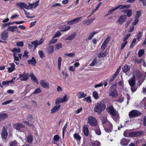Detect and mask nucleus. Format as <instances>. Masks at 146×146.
Listing matches in <instances>:
<instances>
[{"instance_id": "obj_4", "label": "nucleus", "mask_w": 146, "mask_h": 146, "mask_svg": "<svg viewBox=\"0 0 146 146\" xmlns=\"http://www.w3.org/2000/svg\"><path fill=\"white\" fill-rule=\"evenodd\" d=\"M141 114V113L139 111L133 110L129 112V115L130 118H132L137 117Z\"/></svg>"}, {"instance_id": "obj_60", "label": "nucleus", "mask_w": 146, "mask_h": 146, "mask_svg": "<svg viewBox=\"0 0 146 146\" xmlns=\"http://www.w3.org/2000/svg\"><path fill=\"white\" fill-rule=\"evenodd\" d=\"M44 41V39L43 38H41L39 41H37V46L42 44Z\"/></svg>"}, {"instance_id": "obj_18", "label": "nucleus", "mask_w": 146, "mask_h": 146, "mask_svg": "<svg viewBox=\"0 0 146 146\" xmlns=\"http://www.w3.org/2000/svg\"><path fill=\"white\" fill-rule=\"evenodd\" d=\"M8 133L6 130L5 129V127H3V128L2 133V139L4 138L5 139L7 138Z\"/></svg>"}, {"instance_id": "obj_27", "label": "nucleus", "mask_w": 146, "mask_h": 146, "mask_svg": "<svg viewBox=\"0 0 146 146\" xmlns=\"http://www.w3.org/2000/svg\"><path fill=\"white\" fill-rule=\"evenodd\" d=\"M77 96L78 99H80L85 97L86 95L83 92H80L77 93Z\"/></svg>"}, {"instance_id": "obj_45", "label": "nucleus", "mask_w": 146, "mask_h": 146, "mask_svg": "<svg viewBox=\"0 0 146 146\" xmlns=\"http://www.w3.org/2000/svg\"><path fill=\"white\" fill-rule=\"evenodd\" d=\"M9 146H18L17 143L15 141H11L9 143Z\"/></svg>"}, {"instance_id": "obj_58", "label": "nucleus", "mask_w": 146, "mask_h": 146, "mask_svg": "<svg viewBox=\"0 0 146 146\" xmlns=\"http://www.w3.org/2000/svg\"><path fill=\"white\" fill-rule=\"evenodd\" d=\"M84 100V101H86L88 102H92V100L90 99V96L85 98Z\"/></svg>"}, {"instance_id": "obj_36", "label": "nucleus", "mask_w": 146, "mask_h": 146, "mask_svg": "<svg viewBox=\"0 0 146 146\" xmlns=\"http://www.w3.org/2000/svg\"><path fill=\"white\" fill-rule=\"evenodd\" d=\"M62 58L61 57H58V69L60 70L61 68Z\"/></svg>"}, {"instance_id": "obj_15", "label": "nucleus", "mask_w": 146, "mask_h": 146, "mask_svg": "<svg viewBox=\"0 0 146 146\" xmlns=\"http://www.w3.org/2000/svg\"><path fill=\"white\" fill-rule=\"evenodd\" d=\"M130 7V5H119L117 6L116 7V8L117 9H119V10H122L123 9H127L129 8Z\"/></svg>"}, {"instance_id": "obj_53", "label": "nucleus", "mask_w": 146, "mask_h": 146, "mask_svg": "<svg viewBox=\"0 0 146 146\" xmlns=\"http://www.w3.org/2000/svg\"><path fill=\"white\" fill-rule=\"evenodd\" d=\"M130 35L131 34H126L125 35L123 38V40L127 41V40L128 38Z\"/></svg>"}, {"instance_id": "obj_13", "label": "nucleus", "mask_w": 146, "mask_h": 146, "mask_svg": "<svg viewBox=\"0 0 146 146\" xmlns=\"http://www.w3.org/2000/svg\"><path fill=\"white\" fill-rule=\"evenodd\" d=\"M143 132L141 131H138L134 132H131L130 135L131 137H137L142 135Z\"/></svg>"}, {"instance_id": "obj_42", "label": "nucleus", "mask_w": 146, "mask_h": 146, "mask_svg": "<svg viewBox=\"0 0 146 146\" xmlns=\"http://www.w3.org/2000/svg\"><path fill=\"white\" fill-rule=\"evenodd\" d=\"M93 96L96 100H97L98 98V96L97 92L96 91H94L93 92Z\"/></svg>"}, {"instance_id": "obj_38", "label": "nucleus", "mask_w": 146, "mask_h": 146, "mask_svg": "<svg viewBox=\"0 0 146 146\" xmlns=\"http://www.w3.org/2000/svg\"><path fill=\"white\" fill-rule=\"evenodd\" d=\"M130 131L129 130H126L123 133L124 136L125 137H128V136L131 137L130 135V134L131 132L130 133Z\"/></svg>"}, {"instance_id": "obj_32", "label": "nucleus", "mask_w": 146, "mask_h": 146, "mask_svg": "<svg viewBox=\"0 0 146 146\" xmlns=\"http://www.w3.org/2000/svg\"><path fill=\"white\" fill-rule=\"evenodd\" d=\"M33 137L32 135L30 134L28 136L27 141L28 143H31L33 141Z\"/></svg>"}, {"instance_id": "obj_40", "label": "nucleus", "mask_w": 146, "mask_h": 146, "mask_svg": "<svg viewBox=\"0 0 146 146\" xmlns=\"http://www.w3.org/2000/svg\"><path fill=\"white\" fill-rule=\"evenodd\" d=\"M62 44L60 43H59L56 44L55 45V50H58L61 48L62 47Z\"/></svg>"}, {"instance_id": "obj_54", "label": "nucleus", "mask_w": 146, "mask_h": 146, "mask_svg": "<svg viewBox=\"0 0 146 146\" xmlns=\"http://www.w3.org/2000/svg\"><path fill=\"white\" fill-rule=\"evenodd\" d=\"M38 53L40 57L41 58H43L44 56V54L43 52L41 50L38 51Z\"/></svg>"}, {"instance_id": "obj_28", "label": "nucleus", "mask_w": 146, "mask_h": 146, "mask_svg": "<svg viewBox=\"0 0 146 146\" xmlns=\"http://www.w3.org/2000/svg\"><path fill=\"white\" fill-rule=\"evenodd\" d=\"M83 130L84 135L86 136H88L89 135V131L88 128L86 125L83 126Z\"/></svg>"}, {"instance_id": "obj_59", "label": "nucleus", "mask_w": 146, "mask_h": 146, "mask_svg": "<svg viewBox=\"0 0 146 146\" xmlns=\"http://www.w3.org/2000/svg\"><path fill=\"white\" fill-rule=\"evenodd\" d=\"M61 102L62 103L65 102L67 100V97L66 95L64 96L63 98H61Z\"/></svg>"}, {"instance_id": "obj_57", "label": "nucleus", "mask_w": 146, "mask_h": 146, "mask_svg": "<svg viewBox=\"0 0 146 146\" xmlns=\"http://www.w3.org/2000/svg\"><path fill=\"white\" fill-rule=\"evenodd\" d=\"M16 44L17 46L22 47L23 46L24 44L23 42L19 41L17 42Z\"/></svg>"}, {"instance_id": "obj_41", "label": "nucleus", "mask_w": 146, "mask_h": 146, "mask_svg": "<svg viewBox=\"0 0 146 146\" xmlns=\"http://www.w3.org/2000/svg\"><path fill=\"white\" fill-rule=\"evenodd\" d=\"M144 50L143 49H140L138 52V55L139 57H141L144 53Z\"/></svg>"}, {"instance_id": "obj_48", "label": "nucleus", "mask_w": 146, "mask_h": 146, "mask_svg": "<svg viewBox=\"0 0 146 146\" xmlns=\"http://www.w3.org/2000/svg\"><path fill=\"white\" fill-rule=\"evenodd\" d=\"M62 74L63 75L64 79H66L68 76L67 73L66 72H65L64 71H63L62 72Z\"/></svg>"}, {"instance_id": "obj_44", "label": "nucleus", "mask_w": 146, "mask_h": 146, "mask_svg": "<svg viewBox=\"0 0 146 146\" xmlns=\"http://www.w3.org/2000/svg\"><path fill=\"white\" fill-rule=\"evenodd\" d=\"M61 103L62 102H61V98H59L56 99L55 102V104L56 105H58Z\"/></svg>"}, {"instance_id": "obj_43", "label": "nucleus", "mask_w": 146, "mask_h": 146, "mask_svg": "<svg viewBox=\"0 0 146 146\" xmlns=\"http://www.w3.org/2000/svg\"><path fill=\"white\" fill-rule=\"evenodd\" d=\"M64 55L65 56L73 57L75 56V54L74 53H65L64 54Z\"/></svg>"}, {"instance_id": "obj_33", "label": "nucleus", "mask_w": 146, "mask_h": 146, "mask_svg": "<svg viewBox=\"0 0 146 146\" xmlns=\"http://www.w3.org/2000/svg\"><path fill=\"white\" fill-rule=\"evenodd\" d=\"M27 62L28 64L33 65H35L36 63L34 57H32L31 60H28Z\"/></svg>"}, {"instance_id": "obj_23", "label": "nucleus", "mask_w": 146, "mask_h": 146, "mask_svg": "<svg viewBox=\"0 0 146 146\" xmlns=\"http://www.w3.org/2000/svg\"><path fill=\"white\" fill-rule=\"evenodd\" d=\"M95 19V18H93L90 19H88L87 20H85L83 21V23L86 25H89Z\"/></svg>"}, {"instance_id": "obj_24", "label": "nucleus", "mask_w": 146, "mask_h": 146, "mask_svg": "<svg viewBox=\"0 0 146 146\" xmlns=\"http://www.w3.org/2000/svg\"><path fill=\"white\" fill-rule=\"evenodd\" d=\"M76 36V34L75 33H74L72 35H70L66 38H64L65 40H71L74 39Z\"/></svg>"}, {"instance_id": "obj_52", "label": "nucleus", "mask_w": 146, "mask_h": 146, "mask_svg": "<svg viewBox=\"0 0 146 146\" xmlns=\"http://www.w3.org/2000/svg\"><path fill=\"white\" fill-rule=\"evenodd\" d=\"M13 53H20L21 52V50L19 48H14L12 50Z\"/></svg>"}, {"instance_id": "obj_50", "label": "nucleus", "mask_w": 146, "mask_h": 146, "mask_svg": "<svg viewBox=\"0 0 146 146\" xmlns=\"http://www.w3.org/2000/svg\"><path fill=\"white\" fill-rule=\"evenodd\" d=\"M132 15V11L131 9L127 10V16L128 17H130Z\"/></svg>"}, {"instance_id": "obj_6", "label": "nucleus", "mask_w": 146, "mask_h": 146, "mask_svg": "<svg viewBox=\"0 0 146 146\" xmlns=\"http://www.w3.org/2000/svg\"><path fill=\"white\" fill-rule=\"evenodd\" d=\"M40 83L41 86L43 88L48 89L50 88L49 84L46 80H41Z\"/></svg>"}, {"instance_id": "obj_55", "label": "nucleus", "mask_w": 146, "mask_h": 146, "mask_svg": "<svg viewBox=\"0 0 146 146\" xmlns=\"http://www.w3.org/2000/svg\"><path fill=\"white\" fill-rule=\"evenodd\" d=\"M61 35V33L59 31H58L53 37V38L58 37L60 36Z\"/></svg>"}, {"instance_id": "obj_11", "label": "nucleus", "mask_w": 146, "mask_h": 146, "mask_svg": "<svg viewBox=\"0 0 146 146\" xmlns=\"http://www.w3.org/2000/svg\"><path fill=\"white\" fill-rule=\"evenodd\" d=\"M130 141L129 139L122 138L120 141V143L123 146H126L128 145Z\"/></svg>"}, {"instance_id": "obj_34", "label": "nucleus", "mask_w": 146, "mask_h": 146, "mask_svg": "<svg viewBox=\"0 0 146 146\" xmlns=\"http://www.w3.org/2000/svg\"><path fill=\"white\" fill-rule=\"evenodd\" d=\"M98 31H94L92 32L89 34V36L88 37V40H91L92 37L94 36V35L98 33Z\"/></svg>"}, {"instance_id": "obj_7", "label": "nucleus", "mask_w": 146, "mask_h": 146, "mask_svg": "<svg viewBox=\"0 0 146 146\" xmlns=\"http://www.w3.org/2000/svg\"><path fill=\"white\" fill-rule=\"evenodd\" d=\"M18 76L19 78H20V80L22 81H26L29 78L28 74L25 72L22 74H19Z\"/></svg>"}, {"instance_id": "obj_39", "label": "nucleus", "mask_w": 146, "mask_h": 146, "mask_svg": "<svg viewBox=\"0 0 146 146\" xmlns=\"http://www.w3.org/2000/svg\"><path fill=\"white\" fill-rule=\"evenodd\" d=\"M7 115L5 113H1L0 114V120L5 119L7 117Z\"/></svg>"}, {"instance_id": "obj_8", "label": "nucleus", "mask_w": 146, "mask_h": 146, "mask_svg": "<svg viewBox=\"0 0 146 146\" xmlns=\"http://www.w3.org/2000/svg\"><path fill=\"white\" fill-rule=\"evenodd\" d=\"M88 122L93 126L97 124V121L96 119L92 117H90L88 118Z\"/></svg>"}, {"instance_id": "obj_25", "label": "nucleus", "mask_w": 146, "mask_h": 146, "mask_svg": "<svg viewBox=\"0 0 146 146\" xmlns=\"http://www.w3.org/2000/svg\"><path fill=\"white\" fill-rule=\"evenodd\" d=\"M17 29V27L16 26H9L7 29L8 31H11L12 32H14L15 30Z\"/></svg>"}, {"instance_id": "obj_21", "label": "nucleus", "mask_w": 146, "mask_h": 146, "mask_svg": "<svg viewBox=\"0 0 146 146\" xmlns=\"http://www.w3.org/2000/svg\"><path fill=\"white\" fill-rule=\"evenodd\" d=\"M17 6L20 7L21 9H23L24 8L25 9L27 8L26 7V4L25 3L20 2L16 3Z\"/></svg>"}, {"instance_id": "obj_29", "label": "nucleus", "mask_w": 146, "mask_h": 146, "mask_svg": "<svg viewBox=\"0 0 146 146\" xmlns=\"http://www.w3.org/2000/svg\"><path fill=\"white\" fill-rule=\"evenodd\" d=\"M36 41L35 42H32L31 44H28V46L29 48H36Z\"/></svg>"}, {"instance_id": "obj_17", "label": "nucleus", "mask_w": 146, "mask_h": 146, "mask_svg": "<svg viewBox=\"0 0 146 146\" xmlns=\"http://www.w3.org/2000/svg\"><path fill=\"white\" fill-rule=\"evenodd\" d=\"M10 67L8 68V70L9 72H13L15 69V65L14 63H11L9 64Z\"/></svg>"}, {"instance_id": "obj_47", "label": "nucleus", "mask_w": 146, "mask_h": 146, "mask_svg": "<svg viewBox=\"0 0 146 146\" xmlns=\"http://www.w3.org/2000/svg\"><path fill=\"white\" fill-rule=\"evenodd\" d=\"M116 8V7H115L113 9H110V10H109L108 11V13L107 14V15H106V16L108 15H109L112 14L113 12H114V11H115L117 10V9Z\"/></svg>"}, {"instance_id": "obj_61", "label": "nucleus", "mask_w": 146, "mask_h": 146, "mask_svg": "<svg viewBox=\"0 0 146 146\" xmlns=\"http://www.w3.org/2000/svg\"><path fill=\"white\" fill-rule=\"evenodd\" d=\"M30 76L31 77V79L34 82H35L36 81V78L34 76V75L33 73H31L30 74Z\"/></svg>"}, {"instance_id": "obj_56", "label": "nucleus", "mask_w": 146, "mask_h": 146, "mask_svg": "<svg viewBox=\"0 0 146 146\" xmlns=\"http://www.w3.org/2000/svg\"><path fill=\"white\" fill-rule=\"evenodd\" d=\"M57 41V39H52L49 42V44L56 43Z\"/></svg>"}, {"instance_id": "obj_62", "label": "nucleus", "mask_w": 146, "mask_h": 146, "mask_svg": "<svg viewBox=\"0 0 146 146\" xmlns=\"http://www.w3.org/2000/svg\"><path fill=\"white\" fill-rule=\"evenodd\" d=\"M139 21V19L138 18H135L134 21L133 22V25L134 26L137 25Z\"/></svg>"}, {"instance_id": "obj_46", "label": "nucleus", "mask_w": 146, "mask_h": 146, "mask_svg": "<svg viewBox=\"0 0 146 146\" xmlns=\"http://www.w3.org/2000/svg\"><path fill=\"white\" fill-rule=\"evenodd\" d=\"M123 42L121 44V50H122L125 47L126 44H127V41L123 40Z\"/></svg>"}, {"instance_id": "obj_37", "label": "nucleus", "mask_w": 146, "mask_h": 146, "mask_svg": "<svg viewBox=\"0 0 146 146\" xmlns=\"http://www.w3.org/2000/svg\"><path fill=\"white\" fill-rule=\"evenodd\" d=\"M91 145L92 146H100L101 143L98 141H95L92 142Z\"/></svg>"}, {"instance_id": "obj_35", "label": "nucleus", "mask_w": 146, "mask_h": 146, "mask_svg": "<svg viewBox=\"0 0 146 146\" xmlns=\"http://www.w3.org/2000/svg\"><path fill=\"white\" fill-rule=\"evenodd\" d=\"M29 5H27L26 4V7L27 8H25L26 9H31L34 6V8L36 7H35L36 4H35V5H34V4H33V3L30 4L29 3Z\"/></svg>"}, {"instance_id": "obj_9", "label": "nucleus", "mask_w": 146, "mask_h": 146, "mask_svg": "<svg viewBox=\"0 0 146 146\" xmlns=\"http://www.w3.org/2000/svg\"><path fill=\"white\" fill-rule=\"evenodd\" d=\"M82 18V17H80L76 18L70 21H68L67 22V24L68 25H71L78 23L79 20Z\"/></svg>"}, {"instance_id": "obj_5", "label": "nucleus", "mask_w": 146, "mask_h": 146, "mask_svg": "<svg viewBox=\"0 0 146 146\" xmlns=\"http://www.w3.org/2000/svg\"><path fill=\"white\" fill-rule=\"evenodd\" d=\"M107 111L110 114L113 116H116L117 115V111L112 106L108 107L107 109Z\"/></svg>"}, {"instance_id": "obj_49", "label": "nucleus", "mask_w": 146, "mask_h": 146, "mask_svg": "<svg viewBox=\"0 0 146 146\" xmlns=\"http://www.w3.org/2000/svg\"><path fill=\"white\" fill-rule=\"evenodd\" d=\"M13 23L9 22L7 23H4L2 24V29H3L6 27L7 26L9 25L10 24H13Z\"/></svg>"}, {"instance_id": "obj_26", "label": "nucleus", "mask_w": 146, "mask_h": 146, "mask_svg": "<svg viewBox=\"0 0 146 146\" xmlns=\"http://www.w3.org/2000/svg\"><path fill=\"white\" fill-rule=\"evenodd\" d=\"M47 51L48 54H51L54 52V46H50L47 48Z\"/></svg>"}, {"instance_id": "obj_31", "label": "nucleus", "mask_w": 146, "mask_h": 146, "mask_svg": "<svg viewBox=\"0 0 146 146\" xmlns=\"http://www.w3.org/2000/svg\"><path fill=\"white\" fill-rule=\"evenodd\" d=\"M108 53L106 51L102 52H100L98 54V58L103 57H105L107 54Z\"/></svg>"}, {"instance_id": "obj_16", "label": "nucleus", "mask_w": 146, "mask_h": 146, "mask_svg": "<svg viewBox=\"0 0 146 146\" xmlns=\"http://www.w3.org/2000/svg\"><path fill=\"white\" fill-rule=\"evenodd\" d=\"M60 107V105L55 106L51 110V113H53L58 111Z\"/></svg>"}, {"instance_id": "obj_22", "label": "nucleus", "mask_w": 146, "mask_h": 146, "mask_svg": "<svg viewBox=\"0 0 146 146\" xmlns=\"http://www.w3.org/2000/svg\"><path fill=\"white\" fill-rule=\"evenodd\" d=\"M130 66L127 65L125 64L122 68V71L123 73H126L129 72L130 68Z\"/></svg>"}, {"instance_id": "obj_64", "label": "nucleus", "mask_w": 146, "mask_h": 146, "mask_svg": "<svg viewBox=\"0 0 146 146\" xmlns=\"http://www.w3.org/2000/svg\"><path fill=\"white\" fill-rule=\"evenodd\" d=\"M97 62L96 59H94L92 62L90 64V66H94L95 65Z\"/></svg>"}, {"instance_id": "obj_1", "label": "nucleus", "mask_w": 146, "mask_h": 146, "mask_svg": "<svg viewBox=\"0 0 146 146\" xmlns=\"http://www.w3.org/2000/svg\"><path fill=\"white\" fill-rule=\"evenodd\" d=\"M106 108V106L104 102H99L95 105L94 111L98 114L101 113Z\"/></svg>"}, {"instance_id": "obj_30", "label": "nucleus", "mask_w": 146, "mask_h": 146, "mask_svg": "<svg viewBox=\"0 0 146 146\" xmlns=\"http://www.w3.org/2000/svg\"><path fill=\"white\" fill-rule=\"evenodd\" d=\"M71 27L70 26H63L61 27V30L60 31L62 32H65L69 30Z\"/></svg>"}, {"instance_id": "obj_63", "label": "nucleus", "mask_w": 146, "mask_h": 146, "mask_svg": "<svg viewBox=\"0 0 146 146\" xmlns=\"http://www.w3.org/2000/svg\"><path fill=\"white\" fill-rule=\"evenodd\" d=\"M141 11H137L136 12V15L135 16V18H138L141 16Z\"/></svg>"}, {"instance_id": "obj_2", "label": "nucleus", "mask_w": 146, "mask_h": 146, "mask_svg": "<svg viewBox=\"0 0 146 146\" xmlns=\"http://www.w3.org/2000/svg\"><path fill=\"white\" fill-rule=\"evenodd\" d=\"M114 86V85L113 84L111 86L109 93V96L112 98H116L118 95V93L116 89L113 88Z\"/></svg>"}, {"instance_id": "obj_3", "label": "nucleus", "mask_w": 146, "mask_h": 146, "mask_svg": "<svg viewBox=\"0 0 146 146\" xmlns=\"http://www.w3.org/2000/svg\"><path fill=\"white\" fill-rule=\"evenodd\" d=\"M133 76H134L135 78H137L138 80L139 85H141L143 83V81H141V79L142 78L143 76L142 74L138 70H137L135 72V75Z\"/></svg>"}, {"instance_id": "obj_19", "label": "nucleus", "mask_w": 146, "mask_h": 146, "mask_svg": "<svg viewBox=\"0 0 146 146\" xmlns=\"http://www.w3.org/2000/svg\"><path fill=\"white\" fill-rule=\"evenodd\" d=\"M128 82L131 86H134L136 84V80L134 78V76H133L131 79H129Z\"/></svg>"}, {"instance_id": "obj_14", "label": "nucleus", "mask_w": 146, "mask_h": 146, "mask_svg": "<svg viewBox=\"0 0 146 146\" xmlns=\"http://www.w3.org/2000/svg\"><path fill=\"white\" fill-rule=\"evenodd\" d=\"M8 33L6 31H4L1 34V38L4 40H5L8 38Z\"/></svg>"}, {"instance_id": "obj_51", "label": "nucleus", "mask_w": 146, "mask_h": 146, "mask_svg": "<svg viewBox=\"0 0 146 146\" xmlns=\"http://www.w3.org/2000/svg\"><path fill=\"white\" fill-rule=\"evenodd\" d=\"M74 137L75 139L78 140H80L81 139V137L77 133L74 134Z\"/></svg>"}, {"instance_id": "obj_12", "label": "nucleus", "mask_w": 146, "mask_h": 146, "mask_svg": "<svg viewBox=\"0 0 146 146\" xmlns=\"http://www.w3.org/2000/svg\"><path fill=\"white\" fill-rule=\"evenodd\" d=\"M108 126L104 128V130L106 132L109 133L111 132L113 129V126L111 122H108Z\"/></svg>"}, {"instance_id": "obj_20", "label": "nucleus", "mask_w": 146, "mask_h": 146, "mask_svg": "<svg viewBox=\"0 0 146 146\" xmlns=\"http://www.w3.org/2000/svg\"><path fill=\"white\" fill-rule=\"evenodd\" d=\"M16 130H19L21 128L25 127V125L22 123H17L14 126Z\"/></svg>"}, {"instance_id": "obj_10", "label": "nucleus", "mask_w": 146, "mask_h": 146, "mask_svg": "<svg viewBox=\"0 0 146 146\" xmlns=\"http://www.w3.org/2000/svg\"><path fill=\"white\" fill-rule=\"evenodd\" d=\"M126 19L127 17L126 15H121L119 17L117 23H118L119 24L121 25L126 21Z\"/></svg>"}]
</instances>
